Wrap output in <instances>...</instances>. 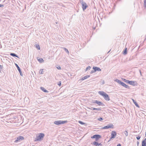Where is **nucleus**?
<instances>
[{"instance_id": "obj_22", "label": "nucleus", "mask_w": 146, "mask_h": 146, "mask_svg": "<svg viewBox=\"0 0 146 146\" xmlns=\"http://www.w3.org/2000/svg\"><path fill=\"white\" fill-rule=\"evenodd\" d=\"M123 133L124 135H125V136L126 137H127L128 136V132L127 131L125 130V131H123Z\"/></svg>"}, {"instance_id": "obj_3", "label": "nucleus", "mask_w": 146, "mask_h": 146, "mask_svg": "<svg viewBox=\"0 0 146 146\" xmlns=\"http://www.w3.org/2000/svg\"><path fill=\"white\" fill-rule=\"evenodd\" d=\"M122 80L124 82L128 83L129 84L133 86L135 85V83L136 82L135 81H130L123 78H122Z\"/></svg>"}, {"instance_id": "obj_5", "label": "nucleus", "mask_w": 146, "mask_h": 146, "mask_svg": "<svg viewBox=\"0 0 146 146\" xmlns=\"http://www.w3.org/2000/svg\"><path fill=\"white\" fill-rule=\"evenodd\" d=\"M66 121L58 120L54 121V123L56 125H58L61 124H64L67 122Z\"/></svg>"}, {"instance_id": "obj_15", "label": "nucleus", "mask_w": 146, "mask_h": 146, "mask_svg": "<svg viewBox=\"0 0 146 146\" xmlns=\"http://www.w3.org/2000/svg\"><path fill=\"white\" fill-rule=\"evenodd\" d=\"M141 146H146V138L142 141Z\"/></svg>"}, {"instance_id": "obj_10", "label": "nucleus", "mask_w": 146, "mask_h": 146, "mask_svg": "<svg viewBox=\"0 0 146 146\" xmlns=\"http://www.w3.org/2000/svg\"><path fill=\"white\" fill-rule=\"evenodd\" d=\"M15 66H16V67H17V69L18 70L19 73H20V75L21 76H23V74L22 73V72L21 71V70L20 68L19 67V66L18 65V64H15Z\"/></svg>"}, {"instance_id": "obj_20", "label": "nucleus", "mask_w": 146, "mask_h": 146, "mask_svg": "<svg viewBox=\"0 0 146 146\" xmlns=\"http://www.w3.org/2000/svg\"><path fill=\"white\" fill-rule=\"evenodd\" d=\"M37 59L40 63H42L44 61V60H43V59L41 58H39V59H38V58H37Z\"/></svg>"}, {"instance_id": "obj_8", "label": "nucleus", "mask_w": 146, "mask_h": 146, "mask_svg": "<svg viewBox=\"0 0 146 146\" xmlns=\"http://www.w3.org/2000/svg\"><path fill=\"white\" fill-rule=\"evenodd\" d=\"M93 103H96L99 106H105V105L101 102L97 100H94L92 102Z\"/></svg>"}, {"instance_id": "obj_43", "label": "nucleus", "mask_w": 146, "mask_h": 146, "mask_svg": "<svg viewBox=\"0 0 146 146\" xmlns=\"http://www.w3.org/2000/svg\"><path fill=\"white\" fill-rule=\"evenodd\" d=\"M111 139H112V138H111V137H110V139H109V140H110V141H111Z\"/></svg>"}, {"instance_id": "obj_32", "label": "nucleus", "mask_w": 146, "mask_h": 146, "mask_svg": "<svg viewBox=\"0 0 146 146\" xmlns=\"http://www.w3.org/2000/svg\"><path fill=\"white\" fill-rule=\"evenodd\" d=\"M56 67L58 70H60L61 69V67L60 66H58V67Z\"/></svg>"}, {"instance_id": "obj_45", "label": "nucleus", "mask_w": 146, "mask_h": 146, "mask_svg": "<svg viewBox=\"0 0 146 146\" xmlns=\"http://www.w3.org/2000/svg\"><path fill=\"white\" fill-rule=\"evenodd\" d=\"M68 146H72L71 145H68Z\"/></svg>"}, {"instance_id": "obj_37", "label": "nucleus", "mask_w": 146, "mask_h": 146, "mask_svg": "<svg viewBox=\"0 0 146 146\" xmlns=\"http://www.w3.org/2000/svg\"><path fill=\"white\" fill-rule=\"evenodd\" d=\"M94 70H92L91 71V72H90V73L91 74H92L94 72H94Z\"/></svg>"}, {"instance_id": "obj_6", "label": "nucleus", "mask_w": 146, "mask_h": 146, "mask_svg": "<svg viewBox=\"0 0 146 146\" xmlns=\"http://www.w3.org/2000/svg\"><path fill=\"white\" fill-rule=\"evenodd\" d=\"M102 137L101 135L99 134H95L91 137L92 139H95L96 141H98Z\"/></svg>"}, {"instance_id": "obj_31", "label": "nucleus", "mask_w": 146, "mask_h": 146, "mask_svg": "<svg viewBox=\"0 0 146 146\" xmlns=\"http://www.w3.org/2000/svg\"><path fill=\"white\" fill-rule=\"evenodd\" d=\"M141 138V137L139 135H138L137 137H136V138L137 140H139Z\"/></svg>"}, {"instance_id": "obj_25", "label": "nucleus", "mask_w": 146, "mask_h": 146, "mask_svg": "<svg viewBox=\"0 0 146 146\" xmlns=\"http://www.w3.org/2000/svg\"><path fill=\"white\" fill-rule=\"evenodd\" d=\"M64 50L66 51V52L68 53V54H69V51L66 48H65V47H64L63 48Z\"/></svg>"}, {"instance_id": "obj_11", "label": "nucleus", "mask_w": 146, "mask_h": 146, "mask_svg": "<svg viewBox=\"0 0 146 146\" xmlns=\"http://www.w3.org/2000/svg\"><path fill=\"white\" fill-rule=\"evenodd\" d=\"M94 70V72L98 71H101V69L99 67L96 66H94L92 68Z\"/></svg>"}, {"instance_id": "obj_44", "label": "nucleus", "mask_w": 146, "mask_h": 146, "mask_svg": "<svg viewBox=\"0 0 146 146\" xmlns=\"http://www.w3.org/2000/svg\"><path fill=\"white\" fill-rule=\"evenodd\" d=\"M145 36H146V38H145V39L144 40H146V35Z\"/></svg>"}, {"instance_id": "obj_1", "label": "nucleus", "mask_w": 146, "mask_h": 146, "mask_svg": "<svg viewBox=\"0 0 146 146\" xmlns=\"http://www.w3.org/2000/svg\"><path fill=\"white\" fill-rule=\"evenodd\" d=\"M98 93L100 95L103 96L105 100L107 101H109L110 100V98L109 95L105 92L103 91H99L98 92Z\"/></svg>"}, {"instance_id": "obj_16", "label": "nucleus", "mask_w": 146, "mask_h": 146, "mask_svg": "<svg viewBox=\"0 0 146 146\" xmlns=\"http://www.w3.org/2000/svg\"><path fill=\"white\" fill-rule=\"evenodd\" d=\"M40 89L41 90L43 91L45 93H48V91L46 90L43 87H40Z\"/></svg>"}, {"instance_id": "obj_28", "label": "nucleus", "mask_w": 146, "mask_h": 146, "mask_svg": "<svg viewBox=\"0 0 146 146\" xmlns=\"http://www.w3.org/2000/svg\"><path fill=\"white\" fill-rule=\"evenodd\" d=\"M91 68V67L90 66H88L86 68V71H87L88 70H90Z\"/></svg>"}, {"instance_id": "obj_21", "label": "nucleus", "mask_w": 146, "mask_h": 146, "mask_svg": "<svg viewBox=\"0 0 146 146\" xmlns=\"http://www.w3.org/2000/svg\"><path fill=\"white\" fill-rule=\"evenodd\" d=\"M127 48H125V49L123 51V54L125 55L127 54Z\"/></svg>"}, {"instance_id": "obj_30", "label": "nucleus", "mask_w": 146, "mask_h": 146, "mask_svg": "<svg viewBox=\"0 0 146 146\" xmlns=\"http://www.w3.org/2000/svg\"><path fill=\"white\" fill-rule=\"evenodd\" d=\"M95 110H96L98 111H101V109L100 108H95Z\"/></svg>"}, {"instance_id": "obj_2", "label": "nucleus", "mask_w": 146, "mask_h": 146, "mask_svg": "<svg viewBox=\"0 0 146 146\" xmlns=\"http://www.w3.org/2000/svg\"><path fill=\"white\" fill-rule=\"evenodd\" d=\"M45 135L43 133H40L38 134V135L36 136V138L35 140L36 141H40L44 137Z\"/></svg>"}, {"instance_id": "obj_18", "label": "nucleus", "mask_w": 146, "mask_h": 146, "mask_svg": "<svg viewBox=\"0 0 146 146\" xmlns=\"http://www.w3.org/2000/svg\"><path fill=\"white\" fill-rule=\"evenodd\" d=\"M90 76L89 75H86V76H85L83 77L81 79V80H85L88 78L90 77Z\"/></svg>"}, {"instance_id": "obj_35", "label": "nucleus", "mask_w": 146, "mask_h": 146, "mask_svg": "<svg viewBox=\"0 0 146 146\" xmlns=\"http://www.w3.org/2000/svg\"><path fill=\"white\" fill-rule=\"evenodd\" d=\"M103 119L102 118V117H100L98 119V120L99 121H102V120Z\"/></svg>"}, {"instance_id": "obj_7", "label": "nucleus", "mask_w": 146, "mask_h": 146, "mask_svg": "<svg viewBox=\"0 0 146 146\" xmlns=\"http://www.w3.org/2000/svg\"><path fill=\"white\" fill-rule=\"evenodd\" d=\"M114 127V126L113 125L112 123L109 124L108 125L106 126H105L104 127L102 128V129H107L109 128H113Z\"/></svg>"}, {"instance_id": "obj_23", "label": "nucleus", "mask_w": 146, "mask_h": 146, "mask_svg": "<svg viewBox=\"0 0 146 146\" xmlns=\"http://www.w3.org/2000/svg\"><path fill=\"white\" fill-rule=\"evenodd\" d=\"M123 86L128 89H130V87H129L127 85H126L125 83Z\"/></svg>"}, {"instance_id": "obj_4", "label": "nucleus", "mask_w": 146, "mask_h": 146, "mask_svg": "<svg viewBox=\"0 0 146 146\" xmlns=\"http://www.w3.org/2000/svg\"><path fill=\"white\" fill-rule=\"evenodd\" d=\"M80 2L82 4V8L83 11H84L86 8L88 7V5L83 0H80Z\"/></svg>"}, {"instance_id": "obj_19", "label": "nucleus", "mask_w": 146, "mask_h": 146, "mask_svg": "<svg viewBox=\"0 0 146 146\" xmlns=\"http://www.w3.org/2000/svg\"><path fill=\"white\" fill-rule=\"evenodd\" d=\"M10 55L13 57H16L18 58H19L18 56L15 53H11Z\"/></svg>"}, {"instance_id": "obj_40", "label": "nucleus", "mask_w": 146, "mask_h": 146, "mask_svg": "<svg viewBox=\"0 0 146 146\" xmlns=\"http://www.w3.org/2000/svg\"><path fill=\"white\" fill-rule=\"evenodd\" d=\"M117 146H121V144L120 143L118 144Z\"/></svg>"}, {"instance_id": "obj_14", "label": "nucleus", "mask_w": 146, "mask_h": 146, "mask_svg": "<svg viewBox=\"0 0 146 146\" xmlns=\"http://www.w3.org/2000/svg\"><path fill=\"white\" fill-rule=\"evenodd\" d=\"M91 144L94 145L96 146H102V144L101 143H99L98 142L96 141H94L93 143H91Z\"/></svg>"}, {"instance_id": "obj_39", "label": "nucleus", "mask_w": 146, "mask_h": 146, "mask_svg": "<svg viewBox=\"0 0 146 146\" xmlns=\"http://www.w3.org/2000/svg\"><path fill=\"white\" fill-rule=\"evenodd\" d=\"M137 146H138L139 145V141H137Z\"/></svg>"}, {"instance_id": "obj_33", "label": "nucleus", "mask_w": 146, "mask_h": 146, "mask_svg": "<svg viewBox=\"0 0 146 146\" xmlns=\"http://www.w3.org/2000/svg\"><path fill=\"white\" fill-rule=\"evenodd\" d=\"M3 68V66L2 65H0V71L2 70Z\"/></svg>"}, {"instance_id": "obj_27", "label": "nucleus", "mask_w": 146, "mask_h": 146, "mask_svg": "<svg viewBox=\"0 0 146 146\" xmlns=\"http://www.w3.org/2000/svg\"><path fill=\"white\" fill-rule=\"evenodd\" d=\"M36 48L38 49V50H40V47L39 46V45L38 44H36Z\"/></svg>"}, {"instance_id": "obj_26", "label": "nucleus", "mask_w": 146, "mask_h": 146, "mask_svg": "<svg viewBox=\"0 0 146 146\" xmlns=\"http://www.w3.org/2000/svg\"><path fill=\"white\" fill-rule=\"evenodd\" d=\"M143 6L145 9H146V0H144Z\"/></svg>"}, {"instance_id": "obj_29", "label": "nucleus", "mask_w": 146, "mask_h": 146, "mask_svg": "<svg viewBox=\"0 0 146 146\" xmlns=\"http://www.w3.org/2000/svg\"><path fill=\"white\" fill-rule=\"evenodd\" d=\"M78 123L82 125H84L85 124V123L81 121H79Z\"/></svg>"}, {"instance_id": "obj_46", "label": "nucleus", "mask_w": 146, "mask_h": 146, "mask_svg": "<svg viewBox=\"0 0 146 146\" xmlns=\"http://www.w3.org/2000/svg\"><path fill=\"white\" fill-rule=\"evenodd\" d=\"M110 141V140H108V142H109Z\"/></svg>"}, {"instance_id": "obj_36", "label": "nucleus", "mask_w": 146, "mask_h": 146, "mask_svg": "<svg viewBox=\"0 0 146 146\" xmlns=\"http://www.w3.org/2000/svg\"><path fill=\"white\" fill-rule=\"evenodd\" d=\"M93 107H87L88 108V109L91 110H92Z\"/></svg>"}, {"instance_id": "obj_13", "label": "nucleus", "mask_w": 146, "mask_h": 146, "mask_svg": "<svg viewBox=\"0 0 146 146\" xmlns=\"http://www.w3.org/2000/svg\"><path fill=\"white\" fill-rule=\"evenodd\" d=\"M115 81L116 82H117L119 84L121 85L122 86H123L124 85L125 83L124 82H122L121 80H119V79H115Z\"/></svg>"}, {"instance_id": "obj_9", "label": "nucleus", "mask_w": 146, "mask_h": 146, "mask_svg": "<svg viewBox=\"0 0 146 146\" xmlns=\"http://www.w3.org/2000/svg\"><path fill=\"white\" fill-rule=\"evenodd\" d=\"M24 139V137H23L21 136H19L17 138L16 140L15 141L14 143H17L19 141L23 140Z\"/></svg>"}, {"instance_id": "obj_38", "label": "nucleus", "mask_w": 146, "mask_h": 146, "mask_svg": "<svg viewBox=\"0 0 146 146\" xmlns=\"http://www.w3.org/2000/svg\"><path fill=\"white\" fill-rule=\"evenodd\" d=\"M4 7V5H3L0 4V7Z\"/></svg>"}, {"instance_id": "obj_24", "label": "nucleus", "mask_w": 146, "mask_h": 146, "mask_svg": "<svg viewBox=\"0 0 146 146\" xmlns=\"http://www.w3.org/2000/svg\"><path fill=\"white\" fill-rule=\"evenodd\" d=\"M43 69H41L39 71V73L40 74H43V73L44 71H43Z\"/></svg>"}, {"instance_id": "obj_47", "label": "nucleus", "mask_w": 146, "mask_h": 146, "mask_svg": "<svg viewBox=\"0 0 146 146\" xmlns=\"http://www.w3.org/2000/svg\"><path fill=\"white\" fill-rule=\"evenodd\" d=\"M110 50L109 51H108V53L110 52Z\"/></svg>"}, {"instance_id": "obj_48", "label": "nucleus", "mask_w": 146, "mask_h": 146, "mask_svg": "<svg viewBox=\"0 0 146 146\" xmlns=\"http://www.w3.org/2000/svg\"><path fill=\"white\" fill-rule=\"evenodd\" d=\"M95 112V113H97V112L95 111V112Z\"/></svg>"}, {"instance_id": "obj_17", "label": "nucleus", "mask_w": 146, "mask_h": 146, "mask_svg": "<svg viewBox=\"0 0 146 146\" xmlns=\"http://www.w3.org/2000/svg\"><path fill=\"white\" fill-rule=\"evenodd\" d=\"M132 101H133V102L134 103V104H135V106L137 107H138V108H139V105L137 103L136 101H135V100H134L133 99H132Z\"/></svg>"}, {"instance_id": "obj_12", "label": "nucleus", "mask_w": 146, "mask_h": 146, "mask_svg": "<svg viewBox=\"0 0 146 146\" xmlns=\"http://www.w3.org/2000/svg\"><path fill=\"white\" fill-rule=\"evenodd\" d=\"M116 133L115 131H112L111 133V138H114L116 135Z\"/></svg>"}, {"instance_id": "obj_42", "label": "nucleus", "mask_w": 146, "mask_h": 146, "mask_svg": "<svg viewBox=\"0 0 146 146\" xmlns=\"http://www.w3.org/2000/svg\"><path fill=\"white\" fill-rule=\"evenodd\" d=\"M95 108H94L93 107V108H92V110H95Z\"/></svg>"}, {"instance_id": "obj_41", "label": "nucleus", "mask_w": 146, "mask_h": 146, "mask_svg": "<svg viewBox=\"0 0 146 146\" xmlns=\"http://www.w3.org/2000/svg\"><path fill=\"white\" fill-rule=\"evenodd\" d=\"M139 72L140 73V74L142 76L141 73V70H139Z\"/></svg>"}, {"instance_id": "obj_34", "label": "nucleus", "mask_w": 146, "mask_h": 146, "mask_svg": "<svg viewBox=\"0 0 146 146\" xmlns=\"http://www.w3.org/2000/svg\"><path fill=\"white\" fill-rule=\"evenodd\" d=\"M61 81H59L58 83V85L59 86H60L61 85Z\"/></svg>"}]
</instances>
